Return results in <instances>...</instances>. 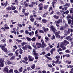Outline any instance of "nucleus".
<instances>
[{
	"label": "nucleus",
	"instance_id": "nucleus-49",
	"mask_svg": "<svg viewBox=\"0 0 73 73\" xmlns=\"http://www.w3.org/2000/svg\"><path fill=\"white\" fill-rule=\"evenodd\" d=\"M70 13H73V9L71 8L70 10Z\"/></svg>",
	"mask_w": 73,
	"mask_h": 73
},
{
	"label": "nucleus",
	"instance_id": "nucleus-34",
	"mask_svg": "<svg viewBox=\"0 0 73 73\" xmlns=\"http://www.w3.org/2000/svg\"><path fill=\"white\" fill-rule=\"evenodd\" d=\"M26 39H27L28 41H31V38H30L29 37H27Z\"/></svg>",
	"mask_w": 73,
	"mask_h": 73
},
{
	"label": "nucleus",
	"instance_id": "nucleus-15",
	"mask_svg": "<svg viewBox=\"0 0 73 73\" xmlns=\"http://www.w3.org/2000/svg\"><path fill=\"white\" fill-rule=\"evenodd\" d=\"M60 45H61L60 46H61V48H62V49L63 50H65L66 49V47H65L64 46H64V45H63L62 43L60 44Z\"/></svg>",
	"mask_w": 73,
	"mask_h": 73
},
{
	"label": "nucleus",
	"instance_id": "nucleus-11",
	"mask_svg": "<svg viewBox=\"0 0 73 73\" xmlns=\"http://www.w3.org/2000/svg\"><path fill=\"white\" fill-rule=\"evenodd\" d=\"M62 43L63 45H67V44H69V42L65 40L64 42H63Z\"/></svg>",
	"mask_w": 73,
	"mask_h": 73
},
{
	"label": "nucleus",
	"instance_id": "nucleus-64",
	"mask_svg": "<svg viewBox=\"0 0 73 73\" xmlns=\"http://www.w3.org/2000/svg\"><path fill=\"white\" fill-rule=\"evenodd\" d=\"M71 47H73V42L71 41Z\"/></svg>",
	"mask_w": 73,
	"mask_h": 73
},
{
	"label": "nucleus",
	"instance_id": "nucleus-6",
	"mask_svg": "<svg viewBox=\"0 0 73 73\" xmlns=\"http://www.w3.org/2000/svg\"><path fill=\"white\" fill-rule=\"evenodd\" d=\"M23 59L24 60H23L22 61V62H23V63H25L26 64H28V62H27V61L28 60V57L27 56L23 58Z\"/></svg>",
	"mask_w": 73,
	"mask_h": 73
},
{
	"label": "nucleus",
	"instance_id": "nucleus-57",
	"mask_svg": "<svg viewBox=\"0 0 73 73\" xmlns=\"http://www.w3.org/2000/svg\"><path fill=\"white\" fill-rule=\"evenodd\" d=\"M60 72L61 73H65V71L62 70H60Z\"/></svg>",
	"mask_w": 73,
	"mask_h": 73
},
{
	"label": "nucleus",
	"instance_id": "nucleus-58",
	"mask_svg": "<svg viewBox=\"0 0 73 73\" xmlns=\"http://www.w3.org/2000/svg\"><path fill=\"white\" fill-rule=\"evenodd\" d=\"M22 12L23 13H25V10L24 8H23L22 9Z\"/></svg>",
	"mask_w": 73,
	"mask_h": 73
},
{
	"label": "nucleus",
	"instance_id": "nucleus-61",
	"mask_svg": "<svg viewBox=\"0 0 73 73\" xmlns=\"http://www.w3.org/2000/svg\"><path fill=\"white\" fill-rule=\"evenodd\" d=\"M25 34H28L29 33V32H28V31L27 30L25 31Z\"/></svg>",
	"mask_w": 73,
	"mask_h": 73
},
{
	"label": "nucleus",
	"instance_id": "nucleus-54",
	"mask_svg": "<svg viewBox=\"0 0 73 73\" xmlns=\"http://www.w3.org/2000/svg\"><path fill=\"white\" fill-rule=\"evenodd\" d=\"M21 44L22 45H21L22 46H23L25 44V43L24 42H23Z\"/></svg>",
	"mask_w": 73,
	"mask_h": 73
},
{
	"label": "nucleus",
	"instance_id": "nucleus-48",
	"mask_svg": "<svg viewBox=\"0 0 73 73\" xmlns=\"http://www.w3.org/2000/svg\"><path fill=\"white\" fill-rule=\"evenodd\" d=\"M18 27H22V25L21 24L18 23L17 24Z\"/></svg>",
	"mask_w": 73,
	"mask_h": 73
},
{
	"label": "nucleus",
	"instance_id": "nucleus-19",
	"mask_svg": "<svg viewBox=\"0 0 73 73\" xmlns=\"http://www.w3.org/2000/svg\"><path fill=\"white\" fill-rule=\"evenodd\" d=\"M34 33H34V32H33V31H32L31 32H30L29 33V35L31 36H32H32L34 35Z\"/></svg>",
	"mask_w": 73,
	"mask_h": 73
},
{
	"label": "nucleus",
	"instance_id": "nucleus-26",
	"mask_svg": "<svg viewBox=\"0 0 73 73\" xmlns=\"http://www.w3.org/2000/svg\"><path fill=\"white\" fill-rule=\"evenodd\" d=\"M15 58V56H13L10 58V60H14Z\"/></svg>",
	"mask_w": 73,
	"mask_h": 73
},
{
	"label": "nucleus",
	"instance_id": "nucleus-13",
	"mask_svg": "<svg viewBox=\"0 0 73 73\" xmlns=\"http://www.w3.org/2000/svg\"><path fill=\"white\" fill-rule=\"evenodd\" d=\"M36 45L38 48H41V47L42 46V45H41V43H36Z\"/></svg>",
	"mask_w": 73,
	"mask_h": 73
},
{
	"label": "nucleus",
	"instance_id": "nucleus-33",
	"mask_svg": "<svg viewBox=\"0 0 73 73\" xmlns=\"http://www.w3.org/2000/svg\"><path fill=\"white\" fill-rule=\"evenodd\" d=\"M66 36L64 35V36H61H61H60V38H60V39H61V40H62V39H63V38H64L65 37H66Z\"/></svg>",
	"mask_w": 73,
	"mask_h": 73
},
{
	"label": "nucleus",
	"instance_id": "nucleus-42",
	"mask_svg": "<svg viewBox=\"0 0 73 73\" xmlns=\"http://www.w3.org/2000/svg\"><path fill=\"white\" fill-rule=\"evenodd\" d=\"M36 40V38L35 37H33L31 39V41H34Z\"/></svg>",
	"mask_w": 73,
	"mask_h": 73
},
{
	"label": "nucleus",
	"instance_id": "nucleus-16",
	"mask_svg": "<svg viewBox=\"0 0 73 73\" xmlns=\"http://www.w3.org/2000/svg\"><path fill=\"white\" fill-rule=\"evenodd\" d=\"M52 4L53 8H54V5L56 4V0H53Z\"/></svg>",
	"mask_w": 73,
	"mask_h": 73
},
{
	"label": "nucleus",
	"instance_id": "nucleus-43",
	"mask_svg": "<svg viewBox=\"0 0 73 73\" xmlns=\"http://www.w3.org/2000/svg\"><path fill=\"white\" fill-rule=\"evenodd\" d=\"M5 39H3L1 40V41H2L3 42V43H5V42H6V41H5Z\"/></svg>",
	"mask_w": 73,
	"mask_h": 73
},
{
	"label": "nucleus",
	"instance_id": "nucleus-8",
	"mask_svg": "<svg viewBox=\"0 0 73 73\" xmlns=\"http://www.w3.org/2000/svg\"><path fill=\"white\" fill-rule=\"evenodd\" d=\"M28 58L29 61H33L35 60V58L30 55L28 56Z\"/></svg>",
	"mask_w": 73,
	"mask_h": 73
},
{
	"label": "nucleus",
	"instance_id": "nucleus-17",
	"mask_svg": "<svg viewBox=\"0 0 73 73\" xmlns=\"http://www.w3.org/2000/svg\"><path fill=\"white\" fill-rule=\"evenodd\" d=\"M55 48H52L51 50L50 51V52L52 54H53V52L54 51H55Z\"/></svg>",
	"mask_w": 73,
	"mask_h": 73
},
{
	"label": "nucleus",
	"instance_id": "nucleus-50",
	"mask_svg": "<svg viewBox=\"0 0 73 73\" xmlns=\"http://www.w3.org/2000/svg\"><path fill=\"white\" fill-rule=\"evenodd\" d=\"M60 60L59 59H57L55 61V64H57L59 62Z\"/></svg>",
	"mask_w": 73,
	"mask_h": 73
},
{
	"label": "nucleus",
	"instance_id": "nucleus-32",
	"mask_svg": "<svg viewBox=\"0 0 73 73\" xmlns=\"http://www.w3.org/2000/svg\"><path fill=\"white\" fill-rule=\"evenodd\" d=\"M67 20L68 21V23L69 24H71V22H72V20H71V19H68Z\"/></svg>",
	"mask_w": 73,
	"mask_h": 73
},
{
	"label": "nucleus",
	"instance_id": "nucleus-63",
	"mask_svg": "<svg viewBox=\"0 0 73 73\" xmlns=\"http://www.w3.org/2000/svg\"><path fill=\"white\" fill-rule=\"evenodd\" d=\"M28 46V49H30V50H32V47L30 46L29 45Z\"/></svg>",
	"mask_w": 73,
	"mask_h": 73
},
{
	"label": "nucleus",
	"instance_id": "nucleus-5",
	"mask_svg": "<svg viewBox=\"0 0 73 73\" xmlns=\"http://www.w3.org/2000/svg\"><path fill=\"white\" fill-rule=\"evenodd\" d=\"M35 4V2L34 1L32 2L31 3V4L28 5V3H26L25 4V7H28L29 6V7H31L32 8L33 7V5Z\"/></svg>",
	"mask_w": 73,
	"mask_h": 73
},
{
	"label": "nucleus",
	"instance_id": "nucleus-35",
	"mask_svg": "<svg viewBox=\"0 0 73 73\" xmlns=\"http://www.w3.org/2000/svg\"><path fill=\"white\" fill-rule=\"evenodd\" d=\"M51 40H54V39H55V36L54 35L53 36H52L51 38Z\"/></svg>",
	"mask_w": 73,
	"mask_h": 73
},
{
	"label": "nucleus",
	"instance_id": "nucleus-53",
	"mask_svg": "<svg viewBox=\"0 0 73 73\" xmlns=\"http://www.w3.org/2000/svg\"><path fill=\"white\" fill-rule=\"evenodd\" d=\"M4 28L5 29H9V28L8 27H5Z\"/></svg>",
	"mask_w": 73,
	"mask_h": 73
},
{
	"label": "nucleus",
	"instance_id": "nucleus-18",
	"mask_svg": "<svg viewBox=\"0 0 73 73\" xmlns=\"http://www.w3.org/2000/svg\"><path fill=\"white\" fill-rule=\"evenodd\" d=\"M42 21L43 23H47L48 22V20L45 19H42Z\"/></svg>",
	"mask_w": 73,
	"mask_h": 73
},
{
	"label": "nucleus",
	"instance_id": "nucleus-31",
	"mask_svg": "<svg viewBox=\"0 0 73 73\" xmlns=\"http://www.w3.org/2000/svg\"><path fill=\"white\" fill-rule=\"evenodd\" d=\"M23 68L21 67V68L19 69V71L20 72H22V70H23Z\"/></svg>",
	"mask_w": 73,
	"mask_h": 73
},
{
	"label": "nucleus",
	"instance_id": "nucleus-3",
	"mask_svg": "<svg viewBox=\"0 0 73 73\" xmlns=\"http://www.w3.org/2000/svg\"><path fill=\"white\" fill-rule=\"evenodd\" d=\"M70 32L71 33H72V32H73V29L68 28V31L66 30L64 31V35L68 36V35H69L70 34Z\"/></svg>",
	"mask_w": 73,
	"mask_h": 73
},
{
	"label": "nucleus",
	"instance_id": "nucleus-27",
	"mask_svg": "<svg viewBox=\"0 0 73 73\" xmlns=\"http://www.w3.org/2000/svg\"><path fill=\"white\" fill-rule=\"evenodd\" d=\"M35 67L36 66L35 65V64H33V65L31 66V68L33 69H34Z\"/></svg>",
	"mask_w": 73,
	"mask_h": 73
},
{
	"label": "nucleus",
	"instance_id": "nucleus-20",
	"mask_svg": "<svg viewBox=\"0 0 73 73\" xmlns=\"http://www.w3.org/2000/svg\"><path fill=\"white\" fill-rule=\"evenodd\" d=\"M43 31L44 32L46 33V31H49V29H48V28H45L44 27L43 28Z\"/></svg>",
	"mask_w": 73,
	"mask_h": 73
},
{
	"label": "nucleus",
	"instance_id": "nucleus-47",
	"mask_svg": "<svg viewBox=\"0 0 73 73\" xmlns=\"http://www.w3.org/2000/svg\"><path fill=\"white\" fill-rule=\"evenodd\" d=\"M14 2L16 3V5H18V4H19V2L17 0H15Z\"/></svg>",
	"mask_w": 73,
	"mask_h": 73
},
{
	"label": "nucleus",
	"instance_id": "nucleus-7",
	"mask_svg": "<svg viewBox=\"0 0 73 73\" xmlns=\"http://www.w3.org/2000/svg\"><path fill=\"white\" fill-rule=\"evenodd\" d=\"M5 62V61L4 60V59L2 58L0 59V66L1 67H3L4 66V62Z\"/></svg>",
	"mask_w": 73,
	"mask_h": 73
},
{
	"label": "nucleus",
	"instance_id": "nucleus-23",
	"mask_svg": "<svg viewBox=\"0 0 73 73\" xmlns=\"http://www.w3.org/2000/svg\"><path fill=\"white\" fill-rule=\"evenodd\" d=\"M71 17V15H69V14H68V16H67L66 17V18H67V20H68L69 19H70V17Z\"/></svg>",
	"mask_w": 73,
	"mask_h": 73
},
{
	"label": "nucleus",
	"instance_id": "nucleus-39",
	"mask_svg": "<svg viewBox=\"0 0 73 73\" xmlns=\"http://www.w3.org/2000/svg\"><path fill=\"white\" fill-rule=\"evenodd\" d=\"M14 72L16 73H20V72H19V71L17 70H14Z\"/></svg>",
	"mask_w": 73,
	"mask_h": 73
},
{
	"label": "nucleus",
	"instance_id": "nucleus-25",
	"mask_svg": "<svg viewBox=\"0 0 73 73\" xmlns=\"http://www.w3.org/2000/svg\"><path fill=\"white\" fill-rule=\"evenodd\" d=\"M60 31H64V26H61L60 27Z\"/></svg>",
	"mask_w": 73,
	"mask_h": 73
},
{
	"label": "nucleus",
	"instance_id": "nucleus-44",
	"mask_svg": "<svg viewBox=\"0 0 73 73\" xmlns=\"http://www.w3.org/2000/svg\"><path fill=\"white\" fill-rule=\"evenodd\" d=\"M48 67H49V68H52V67H53L52 65L50 64H48Z\"/></svg>",
	"mask_w": 73,
	"mask_h": 73
},
{
	"label": "nucleus",
	"instance_id": "nucleus-45",
	"mask_svg": "<svg viewBox=\"0 0 73 73\" xmlns=\"http://www.w3.org/2000/svg\"><path fill=\"white\" fill-rule=\"evenodd\" d=\"M39 32L40 33H44V32L42 30H40L39 31Z\"/></svg>",
	"mask_w": 73,
	"mask_h": 73
},
{
	"label": "nucleus",
	"instance_id": "nucleus-52",
	"mask_svg": "<svg viewBox=\"0 0 73 73\" xmlns=\"http://www.w3.org/2000/svg\"><path fill=\"white\" fill-rule=\"evenodd\" d=\"M68 68H73V66L69 65V66H67Z\"/></svg>",
	"mask_w": 73,
	"mask_h": 73
},
{
	"label": "nucleus",
	"instance_id": "nucleus-36",
	"mask_svg": "<svg viewBox=\"0 0 73 73\" xmlns=\"http://www.w3.org/2000/svg\"><path fill=\"white\" fill-rule=\"evenodd\" d=\"M36 20H39V21H40V20H41V17H39V18H38V17L36 18Z\"/></svg>",
	"mask_w": 73,
	"mask_h": 73
},
{
	"label": "nucleus",
	"instance_id": "nucleus-41",
	"mask_svg": "<svg viewBox=\"0 0 73 73\" xmlns=\"http://www.w3.org/2000/svg\"><path fill=\"white\" fill-rule=\"evenodd\" d=\"M60 58V56L57 55L55 57V58L56 59H59L58 58Z\"/></svg>",
	"mask_w": 73,
	"mask_h": 73
},
{
	"label": "nucleus",
	"instance_id": "nucleus-56",
	"mask_svg": "<svg viewBox=\"0 0 73 73\" xmlns=\"http://www.w3.org/2000/svg\"><path fill=\"white\" fill-rule=\"evenodd\" d=\"M7 63L8 64V65H10V64H11L12 62H11L10 61V62H7Z\"/></svg>",
	"mask_w": 73,
	"mask_h": 73
},
{
	"label": "nucleus",
	"instance_id": "nucleus-51",
	"mask_svg": "<svg viewBox=\"0 0 73 73\" xmlns=\"http://www.w3.org/2000/svg\"><path fill=\"white\" fill-rule=\"evenodd\" d=\"M54 13V11L53 10H52L51 12L50 13V15H52Z\"/></svg>",
	"mask_w": 73,
	"mask_h": 73
},
{
	"label": "nucleus",
	"instance_id": "nucleus-38",
	"mask_svg": "<svg viewBox=\"0 0 73 73\" xmlns=\"http://www.w3.org/2000/svg\"><path fill=\"white\" fill-rule=\"evenodd\" d=\"M24 15H25V16H28V15H29V13H24Z\"/></svg>",
	"mask_w": 73,
	"mask_h": 73
},
{
	"label": "nucleus",
	"instance_id": "nucleus-9",
	"mask_svg": "<svg viewBox=\"0 0 73 73\" xmlns=\"http://www.w3.org/2000/svg\"><path fill=\"white\" fill-rule=\"evenodd\" d=\"M66 38L67 39L68 41H70V42H72V40H73V39L72 38V37H70V36H66Z\"/></svg>",
	"mask_w": 73,
	"mask_h": 73
},
{
	"label": "nucleus",
	"instance_id": "nucleus-59",
	"mask_svg": "<svg viewBox=\"0 0 73 73\" xmlns=\"http://www.w3.org/2000/svg\"><path fill=\"white\" fill-rule=\"evenodd\" d=\"M65 52L66 53H70V51L69 50H67L65 51Z\"/></svg>",
	"mask_w": 73,
	"mask_h": 73
},
{
	"label": "nucleus",
	"instance_id": "nucleus-29",
	"mask_svg": "<svg viewBox=\"0 0 73 73\" xmlns=\"http://www.w3.org/2000/svg\"><path fill=\"white\" fill-rule=\"evenodd\" d=\"M13 54V53L10 52L8 54V56H9V57H11V56H12Z\"/></svg>",
	"mask_w": 73,
	"mask_h": 73
},
{
	"label": "nucleus",
	"instance_id": "nucleus-28",
	"mask_svg": "<svg viewBox=\"0 0 73 73\" xmlns=\"http://www.w3.org/2000/svg\"><path fill=\"white\" fill-rule=\"evenodd\" d=\"M49 7L48 5H45L44 6V9H46L47 8H48V7Z\"/></svg>",
	"mask_w": 73,
	"mask_h": 73
},
{
	"label": "nucleus",
	"instance_id": "nucleus-12",
	"mask_svg": "<svg viewBox=\"0 0 73 73\" xmlns=\"http://www.w3.org/2000/svg\"><path fill=\"white\" fill-rule=\"evenodd\" d=\"M42 3H40L38 5V7H39V11H42V8H43V6H42Z\"/></svg>",
	"mask_w": 73,
	"mask_h": 73
},
{
	"label": "nucleus",
	"instance_id": "nucleus-30",
	"mask_svg": "<svg viewBox=\"0 0 73 73\" xmlns=\"http://www.w3.org/2000/svg\"><path fill=\"white\" fill-rule=\"evenodd\" d=\"M9 72H8V73H13V70L12 69H10L9 70Z\"/></svg>",
	"mask_w": 73,
	"mask_h": 73
},
{
	"label": "nucleus",
	"instance_id": "nucleus-1",
	"mask_svg": "<svg viewBox=\"0 0 73 73\" xmlns=\"http://www.w3.org/2000/svg\"><path fill=\"white\" fill-rule=\"evenodd\" d=\"M50 29H51L52 31L53 32V33H54L56 37L60 38V36L59 35V33L58 32H57V30L55 28V27L53 25L50 26Z\"/></svg>",
	"mask_w": 73,
	"mask_h": 73
},
{
	"label": "nucleus",
	"instance_id": "nucleus-2",
	"mask_svg": "<svg viewBox=\"0 0 73 73\" xmlns=\"http://www.w3.org/2000/svg\"><path fill=\"white\" fill-rule=\"evenodd\" d=\"M7 46V44H6L5 43L3 45L2 44H1L0 45V47L2 50L4 51L5 53H7L8 52V49L7 48L5 47V46Z\"/></svg>",
	"mask_w": 73,
	"mask_h": 73
},
{
	"label": "nucleus",
	"instance_id": "nucleus-40",
	"mask_svg": "<svg viewBox=\"0 0 73 73\" xmlns=\"http://www.w3.org/2000/svg\"><path fill=\"white\" fill-rule=\"evenodd\" d=\"M46 54V52H42L41 53H40V55H44V54Z\"/></svg>",
	"mask_w": 73,
	"mask_h": 73
},
{
	"label": "nucleus",
	"instance_id": "nucleus-4",
	"mask_svg": "<svg viewBox=\"0 0 73 73\" xmlns=\"http://www.w3.org/2000/svg\"><path fill=\"white\" fill-rule=\"evenodd\" d=\"M11 7H10L9 6L8 7H7L6 9V10L7 11H13V10H15L16 9V7L15 6L13 7V5H11Z\"/></svg>",
	"mask_w": 73,
	"mask_h": 73
},
{
	"label": "nucleus",
	"instance_id": "nucleus-10",
	"mask_svg": "<svg viewBox=\"0 0 73 73\" xmlns=\"http://www.w3.org/2000/svg\"><path fill=\"white\" fill-rule=\"evenodd\" d=\"M3 72L5 73H8V72H9V70H8V68H7V67H5L3 69Z\"/></svg>",
	"mask_w": 73,
	"mask_h": 73
},
{
	"label": "nucleus",
	"instance_id": "nucleus-62",
	"mask_svg": "<svg viewBox=\"0 0 73 73\" xmlns=\"http://www.w3.org/2000/svg\"><path fill=\"white\" fill-rule=\"evenodd\" d=\"M13 12L15 13H18V11L17 10H14L13 11Z\"/></svg>",
	"mask_w": 73,
	"mask_h": 73
},
{
	"label": "nucleus",
	"instance_id": "nucleus-37",
	"mask_svg": "<svg viewBox=\"0 0 73 73\" xmlns=\"http://www.w3.org/2000/svg\"><path fill=\"white\" fill-rule=\"evenodd\" d=\"M30 20L32 23H33V22H34L35 21V19L33 18H31Z\"/></svg>",
	"mask_w": 73,
	"mask_h": 73
},
{
	"label": "nucleus",
	"instance_id": "nucleus-60",
	"mask_svg": "<svg viewBox=\"0 0 73 73\" xmlns=\"http://www.w3.org/2000/svg\"><path fill=\"white\" fill-rule=\"evenodd\" d=\"M47 58V59H48V60H50V61H52V58H50L49 57H48V58Z\"/></svg>",
	"mask_w": 73,
	"mask_h": 73
},
{
	"label": "nucleus",
	"instance_id": "nucleus-55",
	"mask_svg": "<svg viewBox=\"0 0 73 73\" xmlns=\"http://www.w3.org/2000/svg\"><path fill=\"white\" fill-rule=\"evenodd\" d=\"M56 26L57 27H58V29H60V25H57V24H56Z\"/></svg>",
	"mask_w": 73,
	"mask_h": 73
},
{
	"label": "nucleus",
	"instance_id": "nucleus-21",
	"mask_svg": "<svg viewBox=\"0 0 73 73\" xmlns=\"http://www.w3.org/2000/svg\"><path fill=\"white\" fill-rule=\"evenodd\" d=\"M64 7H65V6H67L68 7H69V6H70V3H66L64 5Z\"/></svg>",
	"mask_w": 73,
	"mask_h": 73
},
{
	"label": "nucleus",
	"instance_id": "nucleus-24",
	"mask_svg": "<svg viewBox=\"0 0 73 73\" xmlns=\"http://www.w3.org/2000/svg\"><path fill=\"white\" fill-rule=\"evenodd\" d=\"M19 53L20 54H22L23 52V50H22L21 48H20L19 49Z\"/></svg>",
	"mask_w": 73,
	"mask_h": 73
},
{
	"label": "nucleus",
	"instance_id": "nucleus-22",
	"mask_svg": "<svg viewBox=\"0 0 73 73\" xmlns=\"http://www.w3.org/2000/svg\"><path fill=\"white\" fill-rule=\"evenodd\" d=\"M53 17L54 18V19H58V18H59V17L58 16H57L56 15H55L53 16Z\"/></svg>",
	"mask_w": 73,
	"mask_h": 73
},
{
	"label": "nucleus",
	"instance_id": "nucleus-46",
	"mask_svg": "<svg viewBox=\"0 0 73 73\" xmlns=\"http://www.w3.org/2000/svg\"><path fill=\"white\" fill-rule=\"evenodd\" d=\"M42 45L43 48H44V47H46V44H45V43H44V44H42Z\"/></svg>",
	"mask_w": 73,
	"mask_h": 73
},
{
	"label": "nucleus",
	"instance_id": "nucleus-14",
	"mask_svg": "<svg viewBox=\"0 0 73 73\" xmlns=\"http://www.w3.org/2000/svg\"><path fill=\"white\" fill-rule=\"evenodd\" d=\"M28 45H25V46H23L22 47V49L25 50H27L28 49Z\"/></svg>",
	"mask_w": 73,
	"mask_h": 73
}]
</instances>
